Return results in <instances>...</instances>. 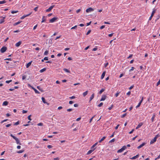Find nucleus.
<instances>
[{"label": "nucleus", "mask_w": 160, "mask_h": 160, "mask_svg": "<svg viewBox=\"0 0 160 160\" xmlns=\"http://www.w3.org/2000/svg\"><path fill=\"white\" fill-rule=\"evenodd\" d=\"M10 136L16 140V142L17 144H19L20 145H21V143L20 142L19 140L17 138L15 137L12 134H11Z\"/></svg>", "instance_id": "nucleus-1"}, {"label": "nucleus", "mask_w": 160, "mask_h": 160, "mask_svg": "<svg viewBox=\"0 0 160 160\" xmlns=\"http://www.w3.org/2000/svg\"><path fill=\"white\" fill-rule=\"evenodd\" d=\"M158 135L156 136L153 139L151 140L150 142V144H152L155 142L156 141L158 137Z\"/></svg>", "instance_id": "nucleus-2"}, {"label": "nucleus", "mask_w": 160, "mask_h": 160, "mask_svg": "<svg viewBox=\"0 0 160 160\" xmlns=\"http://www.w3.org/2000/svg\"><path fill=\"white\" fill-rule=\"evenodd\" d=\"M126 148V147L125 146H123L121 148L119 149L117 152L118 153L122 152Z\"/></svg>", "instance_id": "nucleus-3"}, {"label": "nucleus", "mask_w": 160, "mask_h": 160, "mask_svg": "<svg viewBox=\"0 0 160 160\" xmlns=\"http://www.w3.org/2000/svg\"><path fill=\"white\" fill-rule=\"evenodd\" d=\"M28 86L30 87H31L32 89H33L34 91H35V92L36 93H37V94H39L40 93V92H39L36 89H35V88H34L33 87L31 86L29 84H28Z\"/></svg>", "instance_id": "nucleus-4"}, {"label": "nucleus", "mask_w": 160, "mask_h": 160, "mask_svg": "<svg viewBox=\"0 0 160 160\" xmlns=\"http://www.w3.org/2000/svg\"><path fill=\"white\" fill-rule=\"evenodd\" d=\"M7 49V48L6 47H2L0 50V51L2 53H4Z\"/></svg>", "instance_id": "nucleus-5"}, {"label": "nucleus", "mask_w": 160, "mask_h": 160, "mask_svg": "<svg viewBox=\"0 0 160 160\" xmlns=\"http://www.w3.org/2000/svg\"><path fill=\"white\" fill-rule=\"evenodd\" d=\"M58 18L57 17H54L52 18L50 20L49 22H50L52 23L55 21L56 20L58 19Z\"/></svg>", "instance_id": "nucleus-6"}, {"label": "nucleus", "mask_w": 160, "mask_h": 160, "mask_svg": "<svg viewBox=\"0 0 160 160\" xmlns=\"http://www.w3.org/2000/svg\"><path fill=\"white\" fill-rule=\"evenodd\" d=\"M54 7V5L51 6L48 8L46 10V12H49Z\"/></svg>", "instance_id": "nucleus-7"}, {"label": "nucleus", "mask_w": 160, "mask_h": 160, "mask_svg": "<svg viewBox=\"0 0 160 160\" xmlns=\"http://www.w3.org/2000/svg\"><path fill=\"white\" fill-rule=\"evenodd\" d=\"M98 142H96L91 147V149L92 150L94 151L96 149V148H95V146L97 145Z\"/></svg>", "instance_id": "nucleus-8"}, {"label": "nucleus", "mask_w": 160, "mask_h": 160, "mask_svg": "<svg viewBox=\"0 0 160 160\" xmlns=\"http://www.w3.org/2000/svg\"><path fill=\"white\" fill-rule=\"evenodd\" d=\"M94 9L92 8H88L86 10V12H89L92 11H93Z\"/></svg>", "instance_id": "nucleus-9"}, {"label": "nucleus", "mask_w": 160, "mask_h": 160, "mask_svg": "<svg viewBox=\"0 0 160 160\" xmlns=\"http://www.w3.org/2000/svg\"><path fill=\"white\" fill-rule=\"evenodd\" d=\"M106 96L105 95H103L102 96V97L100 99V101H104L106 98Z\"/></svg>", "instance_id": "nucleus-10"}, {"label": "nucleus", "mask_w": 160, "mask_h": 160, "mask_svg": "<svg viewBox=\"0 0 160 160\" xmlns=\"http://www.w3.org/2000/svg\"><path fill=\"white\" fill-rule=\"evenodd\" d=\"M143 125V123L142 122H141L139 123L138 125L136 127V129H138L139 128H140V127H141L142 125Z\"/></svg>", "instance_id": "nucleus-11"}, {"label": "nucleus", "mask_w": 160, "mask_h": 160, "mask_svg": "<svg viewBox=\"0 0 160 160\" xmlns=\"http://www.w3.org/2000/svg\"><path fill=\"white\" fill-rule=\"evenodd\" d=\"M146 143H144V142H143V143H142L139 146H138L137 147L138 149H139L140 148H141Z\"/></svg>", "instance_id": "nucleus-12"}, {"label": "nucleus", "mask_w": 160, "mask_h": 160, "mask_svg": "<svg viewBox=\"0 0 160 160\" xmlns=\"http://www.w3.org/2000/svg\"><path fill=\"white\" fill-rule=\"evenodd\" d=\"M105 74H106L105 71H104V72H103L102 74V75H101V79H102L103 78H104V77L105 76Z\"/></svg>", "instance_id": "nucleus-13"}, {"label": "nucleus", "mask_w": 160, "mask_h": 160, "mask_svg": "<svg viewBox=\"0 0 160 160\" xmlns=\"http://www.w3.org/2000/svg\"><path fill=\"white\" fill-rule=\"evenodd\" d=\"M31 14V13H30L29 14H27L26 15H23V16H22L21 18V19H23L24 18H25V17H28L29 16L30 14Z\"/></svg>", "instance_id": "nucleus-14"}, {"label": "nucleus", "mask_w": 160, "mask_h": 160, "mask_svg": "<svg viewBox=\"0 0 160 160\" xmlns=\"http://www.w3.org/2000/svg\"><path fill=\"white\" fill-rule=\"evenodd\" d=\"M8 102L7 101H4L2 103V105L3 106H6L8 105Z\"/></svg>", "instance_id": "nucleus-15"}, {"label": "nucleus", "mask_w": 160, "mask_h": 160, "mask_svg": "<svg viewBox=\"0 0 160 160\" xmlns=\"http://www.w3.org/2000/svg\"><path fill=\"white\" fill-rule=\"evenodd\" d=\"M32 61H31L28 63L26 65V67L27 68H28L31 64L32 63Z\"/></svg>", "instance_id": "nucleus-16"}, {"label": "nucleus", "mask_w": 160, "mask_h": 160, "mask_svg": "<svg viewBox=\"0 0 160 160\" xmlns=\"http://www.w3.org/2000/svg\"><path fill=\"white\" fill-rule=\"evenodd\" d=\"M94 93H93L91 96L90 97L89 102H90L92 101V100L94 98Z\"/></svg>", "instance_id": "nucleus-17"}, {"label": "nucleus", "mask_w": 160, "mask_h": 160, "mask_svg": "<svg viewBox=\"0 0 160 160\" xmlns=\"http://www.w3.org/2000/svg\"><path fill=\"white\" fill-rule=\"evenodd\" d=\"M21 43L22 42L21 41H19L16 44L15 46L17 47H18L21 44Z\"/></svg>", "instance_id": "nucleus-18"}, {"label": "nucleus", "mask_w": 160, "mask_h": 160, "mask_svg": "<svg viewBox=\"0 0 160 160\" xmlns=\"http://www.w3.org/2000/svg\"><path fill=\"white\" fill-rule=\"evenodd\" d=\"M106 138V137L105 136L103 137L99 141V143L101 142L102 141H103Z\"/></svg>", "instance_id": "nucleus-19"}, {"label": "nucleus", "mask_w": 160, "mask_h": 160, "mask_svg": "<svg viewBox=\"0 0 160 160\" xmlns=\"http://www.w3.org/2000/svg\"><path fill=\"white\" fill-rule=\"evenodd\" d=\"M46 20V18L45 16H43L42 19V23L43 22H45Z\"/></svg>", "instance_id": "nucleus-20"}, {"label": "nucleus", "mask_w": 160, "mask_h": 160, "mask_svg": "<svg viewBox=\"0 0 160 160\" xmlns=\"http://www.w3.org/2000/svg\"><path fill=\"white\" fill-rule=\"evenodd\" d=\"M5 18V17H3L2 18L0 19V24H2L4 22V19Z\"/></svg>", "instance_id": "nucleus-21"}, {"label": "nucleus", "mask_w": 160, "mask_h": 160, "mask_svg": "<svg viewBox=\"0 0 160 160\" xmlns=\"http://www.w3.org/2000/svg\"><path fill=\"white\" fill-rule=\"evenodd\" d=\"M138 157H139V155L138 154V155H137L135 156L132 157V158H131V159H136L137 158H138Z\"/></svg>", "instance_id": "nucleus-22"}, {"label": "nucleus", "mask_w": 160, "mask_h": 160, "mask_svg": "<svg viewBox=\"0 0 160 160\" xmlns=\"http://www.w3.org/2000/svg\"><path fill=\"white\" fill-rule=\"evenodd\" d=\"M37 88L39 89L40 91H41V92H43V90H42V88H41L40 86H38L37 87Z\"/></svg>", "instance_id": "nucleus-23"}, {"label": "nucleus", "mask_w": 160, "mask_h": 160, "mask_svg": "<svg viewBox=\"0 0 160 160\" xmlns=\"http://www.w3.org/2000/svg\"><path fill=\"white\" fill-rule=\"evenodd\" d=\"M88 91H87L86 92H84L82 94L83 97H85L88 94Z\"/></svg>", "instance_id": "nucleus-24"}, {"label": "nucleus", "mask_w": 160, "mask_h": 160, "mask_svg": "<svg viewBox=\"0 0 160 160\" xmlns=\"http://www.w3.org/2000/svg\"><path fill=\"white\" fill-rule=\"evenodd\" d=\"M22 22V21H19L17 22H16L15 23H14L13 24L14 26H16L19 24H20L21 22Z\"/></svg>", "instance_id": "nucleus-25"}, {"label": "nucleus", "mask_w": 160, "mask_h": 160, "mask_svg": "<svg viewBox=\"0 0 160 160\" xmlns=\"http://www.w3.org/2000/svg\"><path fill=\"white\" fill-rule=\"evenodd\" d=\"M93 151L92 150L90 149L89 151H88V152L87 153V154L88 155L90 154H91L92 152Z\"/></svg>", "instance_id": "nucleus-26"}, {"label": "nucleus", "mask_w": 160, "mask_h": 160, "mask_svg": "<svg viewBox=\"0 0 160 160\" xmlns=\"http://www.w3.org/2000/svg\"><path fill=\"white\" fill-rule=\"evenodd\" d=\"M105 90V89L103 88L99 92V94H101L102 93L104 92Z\"/></svg>", "instance_id": "nucleus-27"}, {"label": "nucleus", "mask_w": 160, "mask_h": 160, "mask_svg": "<svg viewBox=\"0 0 160 160\" xmlns=\"http://www.w3.org/2000/svg\"><path fill=\"white\" fill-rule=\"evenodd\" d=\"M63 70L65 72H68V73H70V71L67 68H64L63 69Z\"/></svg>", "instance_id": "nucleus-28"}, {"label": "nucleus", "mask_w": 160, "mask_h": 160, "mask_svg": "<svg viewBox=\"0 0 160 160\" xmlns=\"http://www.w3.org/2000/svg\"><path fill=\"white\" fill-rule=\"evenodd\" d=\"M46 70V68H44L40 70V72L41 73L42 72Z\"/></svg>", "instance_id": "nucleus-29"}, {"label": "nucleus", "mask_w": 160, "mask_h": 160, "mask_svg": "<svg viewBox=\"0 0 160 160\" xmlns=\"http://www.w3.org/2000/svg\"><path fill=\"white\" fill-rule=\"evenodd\" d=\"M156 12V10H153V11L152 12L151 16L152 17H153L154 15V14Z\"/></svg>", "instance_id": "nucleus-30"}, {"label": "nucleus", "mask_w": 160, "mask_h": 160, "mask_svg": "<svg viewBox=\"0 0 160 160\" xmlns=\"http://www.w3.org/2000/svg\"><path fill=\"white\" fill-rule=\"evenodd\" d=\"M6 2V1L5 0H3L2 1H0V4L4 3Z\"/></svg>", "instance_id": "nucleus-31"}, {"label": "nucleus", "mask_w": 160, "mask_h": 160, "mask_svg": "<svg viewBox=\"0 0 160 160\" xmlns=\"http://www.w3.org/2000/svg\"><path fill=\"white\" fill-rule=\"evenodd\" d=\"M42 102H43L44 103H46V101H45V98H43V97H42Z\"/></svg>", "instance_id": "nucleus-32"}, {"label": "nucleus", "mask_w": 160, "mask_h": 160, "mask_svg": "<svg viewBox=\"0 0 160 160\" xmlns=\"http://www.w3.org/2000/svg\"><path fill=\"white\" fill-rule=\"evenodd\" d=\"M155 115L154 114H153L152 117L151 118L152 121L153 122V121L155 117Z\"/></svg>", "instance_id": "nucleus-33"}, {"label": "nucleus", "mask_w": 160, "mask_h": 160, "mask_svg": "<svg viewBox=\"0 0 160 160\" xmlns=\"http://www.w3.org/2000/svg\"><path fill=\"white\" fill-rule=\"evenodd\" d=\"M18 12V11H12L11 12L12 14H14Z\"/></svg>", "instance_id": "nucleus-34"}, {"label": "nucleus", "mask_w": 160, "mask_h": 160, "mask_svg": "<svg viewBox=\"0 0 160 160\" xmlns=\"http://www.w3.org/2000/svg\"><path fill=\"white\" fill-rule=\"evenodd\" d=\"M48 51L46 50L44 54L45 55H47L48 54Z\"/></svg>", "instance_id": "nucleus-35"}, {"label": "nucleus", "mask_w": 160, "mask_h": 160, "mask_svg": "<svg viewBox=\"0 0 160 160\" xmlns=\"http://www.w3.org/2000/svg\"><path fill=\"white\" fill-rule=\"evenodd\" d=\"M95 115H94V116H92V118L90 119V121H89V123H90L92 122V119H93V118H94V117H95Z\"/></svg>", "instance_id": "nucleus-36"}, {"label": "nucleus", "mask_w": 160, "mask_h": 160, "mask_svg": "<svg viewBox=\"0 0 160 160\" xmlns=\"http://www.w3.org/2000/svg\"><path fill=\"white\" fill-rule=\"evenodd\" d=\"M23 152H24L23 150H19V151H18L17 152L18 153H21Z\"/></svg>", "instance_id": "nucleus-37"}, {"label": "nucleus", "mask_w": 160, "mask_h": 160, "mask_svg": "<svg viewBox=\"0 0 160 160\" xmlns=\"http://www.w3.org/2000/svg\"><path fill=\"white\" fill-rule=\"evenodd\" d=\"M115 141V139L113 138L109 141V143H111L114 142Z\"/></svg>", "instance_id": "nucleus-38"}, {"label": "nucleus", "mask_w": 160, "mask_h": 160, "mask_svg": "<svg viewBox=\"0 0 160 160\" xmlns=\"http://www.w3.org/2000/svg\"><path fill=\"white\" fill-rule=\"evenodd\" d=\"M103 104V103L102 102H101L98 105V106L99 107H101L102 106Z\"/></svg>", "instance_id": "nucleus-39"}, {"label": "nucleus", "mask_w": 160, "mask_h": 160, "mask_svg": "<svg viewBox=\"0 0 160 160\" xmlns=\"http://www.w3.org/2000/svg\"><path fill=\"white\" fill-rule=\"evenodd\" d=\"M73 110V109L72 108H69L67 110V111L68 112H71Z\"/></svg>", "instance_id": "nucleus-40"}, {"label": "nucleus", "mask_w": 160, "mask_h": 160, "mask_svg": "<svg viewBox=\"0 0 160 160\" xmlns=\"http://www.w3.org/2000/svg\"><path fill=\"white\" fill-rule=\"evenodd\" d=\"M31 115H30L28 117V120H30V121L31 120H32L31 118Z\"/></svg>", "instance_id": "nucleus-41"}, {"label": "nucleus", "mask_w": 160, "mask_h": 160, "mask_svg": "<svg viewBox=\"0 0 160 160\" xmlns=\"http://www.w3.org/2000/svg\"><path fill=\"white\" fill-rule=\"evenodd\" d=\"M37 125L38 126H42L43 125V124L42 122H40L39 123H38Z\"/></svg>", "instance_id": "nucleus-42"}, {"label": "nucleus", "mask_w": 160, "mask_h": 160, "mask_svg": "<svg viewBox=\"0 0 160 160\" xmlns=\"http://www.w3.org/2000/svg\"><path fill=\"white\" fill-rule=\"evenodd\" d=\"M19 121H17V122H15L14 124V125H17L18 124H19Z\"/></svg>", "instance_id": "nucleus-43"}, {"label": "nucleus", "mask_w": 160, "mask_h": 160, "mask_svg": "<svg viewBox=\"0 0 160 160\" xmlns=\"http://www.w3.org/2000/svg\"><path fill=\"white\" fill-rule=\"evenodd\" d=\"M141 103L140 102H139L138 105L136 106V108H138V107H140V106L141 104Z\"/></svg>", "instance_id": "nucleus-44"}, {"label": "nucleus", "mask_w": 160, "mask_h": 160, "mask_svg": "<svg viewBox=\"0 0 160 160\" xmlns=\"http://www.w3.org/2000/svg\"><path fill=\"white\" fill-rule=\"evenodd\" d=\"M77 28V25H75L74 26L72 27L71 28V29H75L76 28Z\"/></svg>", "instance_id": "nucleus-45"}, {"label": "nucleus", "mask_w": 160, "mask_h": 160, "mask_svg": "<svg viewBox=\"0 0 160 160\" xmlns=\"http://www.w3.org/2000/svg\"><path fill=\"white\" fill-rule=\"evenodd\" d=\"M28 112V111L27 110H23L22 111V113H27Z\"/></svg>", "instance_id": "nucleus-46"}, {"label": "nucleus", "mask_w": 160, "mask_h": 160, "mask_svg": "<svg viewBox=\"0 0 160 160\" xmlns=\"http://www.w3.org/2000/svg\"><path fill=\"white\" fill-rule=\"evenodd\" d=\"M109 63L108 62H107L104 64V67L106 68L108 65Z\"/></svg>", "instance_id": "nucleus-47"}, {"label": "nucleus", "mask_w": 160, "mask_h": 160, "mask_svg": "<svg viewBox=\"0 0 160 160\" xmlns=\"http://www.w3.org/2000/svg\"><path fill=\"white\" fill-rule=\"evenodd\" d=\"M119 93V92H117L115 95L116 97H117L118 96Z\"/></svg>", "instance_id": "nucleus-48"}, {"label": "nucleus", "mask_w": 160, "mask_h": 160, "mask_svg": "<svg viewBox=\"0 0 160 160\" xmlns=\"http://www.w3.org/2000/svg\"><path fill=\"white\" fill-rule=\"evenodd\" d=\"M134 68L133 67H132L131 69L129 70V72H130L132 71H133L134 70Z\"/></svg>", "instance_id": "nucleus-49"}, {"label": "nucleus", "mask_w": 160, "mask_h": 160, "mask_svg": "<svg viewBox=\"0 0 160 160\" xmlns=\"http://www.w3.org/2000/svg\"><path fill=\"white\" fill-rule=\"evenodd\" d=\"M12 81V80H7L6 81V82L7 83H9Z\"/></svg>", "instance_id": "nucleus-50"}, {"label": "nucleus", "mask_w": 160, "mask_h": 160, "mask_svg": "<svg viewBox=\"0 0 160 160\" xmlns=\"http://www.w3.org/2000/svg\"><path fill=\"white\" fill-rule=\"evenodd\" d=\"M69 98L70 99H73L75 98V97L74 96H72V97H70Z\"/></svg>", "instance_id": "nucleus-51"}, {"label": "nucleus", "mask_w": 160, "mask_h": 160, "mask_svg": "<svg viewBox=\"0 0 160 160\" xmlns=\"http://www.w3.org/2000/svg\"><path fill=\"white\" fill-rule=\"evenodd\" d=\"M105 25H102V26H101L100 28V29H103L104 28H105Z\"/></svg>", "instance_id": "nucleus-52"}, {"label": "nucleus", "mask_w": 160, "mask_h": 160, "mask_svg": "<svg viewBox=\"0 0 160 160\" xmlns=\"http://www.w3.org/2000/svg\"><path fill=\"white\" fill-rule=\"evenodd\" d=\"M126 115V113H125L124 114H123V115H122V116H121V118H124Z\"/></svg>", "instance_id": "nucleus-53"}, {"label": "nucleus", "mask_w": 160, "mask_h": 160, "mask_svg": "<svg viewBox=\"0 0 160 160\" xmlns=\"http://www.w3.org/2000/svg\"><path fill=\"white\" fill-rule=\"evenodd\" d=\"M160 84V79H159L157 83V86H158Z\"/></svg>", "instance_id": "nucleus-54"}, {"label": "nucleus", "mask_w": 160, "mask_h": 160, "mask_svg": "<svg viewBox=\"0 0 160 160\" xmlns=\"http://www.w3.org/2000/svg\"><path fill=\"white\" fill-rule=\"evenodd\" d=\"M47 147L48 148L50 149V148H52V146L51 145H48L47 146Z\"/></svg>", "instance_id": "nucleus-55"}, {"label": "nucleus", "mask_w": 160, "mask_h": 160, "mask_svg": "<svg viewBox=\"0 0 160 160\" xmlns=\"http://www.w3.org/2000/svg\"><path fill=\"white\" fill-rule=\"evenodd\" d=\"M37 26H38V25H37H37H35V26L33 27V30H35V29H36V28H37Z\"/></svg>", "instance_id": "nucleus-56"}, {"label": "nucleus", "mask_w": 160, "mask_h": 160, "mask_svg": "<svg viewBox=\"0 0 160 160\" xmlns=\"http://www.w3.org/2000/svg\"><path fill=\"white\" fill-rule=\"evenodd\" d=\"M11 124H9L6 125V127L8 128V127H10V126H11Z\"/></svg>", "instance_id": "nucleus-57"}, {"label": "nucleus", "mask_w": 160, "mask_h": 160, "mask_svg": "<svg viewBox=\"0 0 160 160\" xmlns=\"http://www.w3.org/2000/svg\"><path fill=\"white\" fill-rule=\"evenodd\" d=\"M113 107V105H112L110 107L108 108V109L109 110H110Z\"/></svg>", "instance_id": "nucleus-58"}, {"label": "nucleus", "mask_w": 160, "mask_h": 160, "mask_svg": "<svg viewBox=\"0 0 160 160\" xmlns=\"http://www.w3.org/2000/svg\"><path fill=\"white\" fill-rule=\"evenodd\" d=\"M69 104H71L73 103V102L72 101H69Z\"/></svg>", "instance_id": "nucleus-59"}, {"label": "nucleus", "mask_w": 160, "mask_h": 160, "mask_svg": "<svg viewBox=\"0 0 160 160\" xmlns=\"http://www.w3.org/2000/svg\"><path fill=\"white\" fill-rule=\"evenodd\" d=\"M133 55L132 54H130L129 57L128 58V59L130 58H131L132 57V56Z\"/></svg>", "instance_id": "nucleus-60"}, {"label": "nucleus", "mask_w": 160, "mask_h": 160, "mask_svg": "<svg viewBox=\"0 0 160 160\" xmlns=\"http://www.w3.org/2000/svg\"><path fill=\"white\" fill-rule=\"evenodd\" d=\"M98 48H94L92 49V51H95L97 50Z\"/></svg>", "instance_id": "nucleus-61"}, {"label": "nucleus", "mask_w": 160, "mask_h": 160, "mask_svg": "<svg viewBox=\"0 0 160 160\" xmlns=\"http://www.w3.org/2000/svg\"><path fill=\"white\" fill-rule=\"evenodd\" d=\"M91 32V30H89L88 32H87V33H86V35H88V34H89L90 33V32Z\"/></svg>", "instance_id": "nucleus-62"}, {"label": "nucleus", "mask_w": 160, "mask_h": 160, "mask_svg": "<svg viewBox=\"0 0 160 160\" xmlns=\"http://www.w3.org/2000/svg\"><path fill=\"white\" fill-rule=\"evenodd\" d=\"M38 7H36L34 9V10H35V11H37L38 10Z\"/></svg>", "instance_id": "nucleus-63"}, {"label": "nucleus", "mask_w": 160, "mask_h": 160, "mask_svg": "<svg viewBox=\"0 0 160 160\" xmlns=\"http://www.w3.org/2000/svg\"><path fill=\"white\" fill-rule=\"evenodd\" d=\"M131 93V91H129L128 92H127V95L129 96V95H130Z\"/></svg>", "instance_id": "nucleus-64"}]
</instances>
